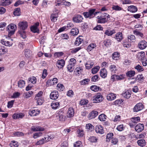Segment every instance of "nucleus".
I'll return each instance as SVG.
<instances>
[{
	"label": "nucleus",
	"mask_w": 147,
	"mask_h": 147,
	"mask_svg": "<svg viewBox=\"0 0 147 147\" xmlns=\"http://www.w3.org/2000/svg\"><path fill=\"white\" fill-rule=\"evenodd\" d=\"M100 88L97 86H92L90 87V89L92 91L94 92L98 91Z\"/></svg>",
	"instance_id": "obj_51"
},
{
	"label": "nucleus",
	"mask_w": 147,
	"mask_h": 147,
	"mask_svg": "<svg viewBox=\"0 0 147 147\" xmlns=\"http://www.w3.org/2000/svg\"><path fill=\"white\" fill-rule=\"evenodd\" d=\"M123 96L126 98H129L131 97V93L128 91L124 92L122 93Z\"/></svg>",
	"instance_id": "obj_32"
},
{
	"label": "nucleus",
	"mask_w": 147,
	"mask_h": 147,
	"mask_svg": "<svg viewBox=\"0 0 147 147\" xmlns=\"http://www.w3.org/2000/svg\"><path fill=\"white\" fill-rule=\"evenodd\" d=\"M1 43L6 46L10 47L13 44L12 42L5 40L4 39H2L1 40Z\"/></svg>",
	"instance_id": "obj_21"
},
{
	"label": "nucleus",
	"mask_w": 147,
	"mask_h": 147,
	"mask_svg": "<svg viewBox=\"0 0 147 147\" xmlns=\"http://www.w3.org/2000/svg\"><path fill=\"white\" fill-rule=\"evenodd\" d=\"M99 69V66H96L92 69V73L93 74H95L98 71Z\"/></svg>",
	"instance_id": "obj_55"
},
{
	"label": "nucleus",
	"mask_w": 147,
	"mask_h": 147,
	"mask_svg": "<svg viewBox=\"0 0 147 147\" xmlns=\"http://www.w3.org/2000/svg\"><path fill=\"white\" fill-rule=\"evenodd\" d=\"M20 34L23 39H25L26 38V32L24 30H20Z\"/></svg>",
	"instance_id": "obj_57"
},
{
	"label": "nucleus",
	"mask_w": 147,
	"mask_h": 147,
	"mask_svg": "<svg viewBox=\"0 0 147 147\" xmlns=\"http://www.w3.org/2000/svg\"><path fill=\"white\" fill-rule=\"evenodd\" d=\"M134 34L138 36L141 37L142 38H144L143 34L141 32L138 31L137 30H135L133 31Z\"/></svg>",
	"instance_id": "obj_42"
},
{
	"label": "nucleus",
	"mask_w": 147,
	"mask_h": 147,
	"mask_svg": "<svg viewBox=\"0 0 147 147\" xmlns=\"http://www.w3.org/2000/svg\"><path fill=\"white\" fill-rule=\"evenodd\" d=\"M18 143L15 141H11L10 144V146L11 147H18Z\"/></svg>",
	"instance_id": "obj_45"
},
{
	"label": "nucleus",
	"mask_w": 147,
	"mask_h": 147,
	"mask_svg": "<svg viewBox=\"0 0 147 147\" xmlns=\"http://www.w3.org/2000/svg\"><path fill=\"white\" fill-rule=\"evenodd\" d=\"M145 53L144 52H141L138 54V57L140 60H144Z\"/></svg>",
	"instance_id": "obj_31"
},
{
	"label": "nucleus",
	"mask_w": 147,
	"mask_h": 147,
	"mask_svg": "<svg viewBox=\"0 0 147 147\" xmlns=\"http://www.w3.org/2000/svg\"><path fill=\"white\" fill-rule=\"evenodd\" d=\"M95 131L97 133L102 134L104 133L103 128L100 125H97L95 127Z\"/></svg>",
	"instance_id": "obj_15"
},
{
	"label": "nucleus",
	"mask_w": 147,
	"mask_h": 147,
	"mask_svg": "<svg viewBox=\"0 0 147 147\" xmlns=\"http://www.w3.org/2000/svg\"><path fill=\"white\" fill-rule=\"evenodd\" d=\"M102 96L100 94H98L95 95L93 98V103H98L102 100Z\"/></svg>",
	"instance_id": "obj_4"
},
{
	"label": "nucleus",
	"mask_w": 147,
	"mask_h": 147,
	"mask_svg": "<svg viewBox=\"0 0 147 147\" xmlns=\"http://www.w3.org/2000/svg\"><path fill=\"white\" fill-rule=\"evenodd\" d=\"M116 98V95L113 93H111L108 94L107 96V100L111 101L115 99Z\"/></svg>",
	"instance_id": "obj_18"
},
{
	"label": "nucleus",
	"mask_w": 147,
	"mask_h": 147,
	"mask_svg": "<svg viewBox=\"0 0 147 147\" xmlns=\"http://www.w3.org/2000/svg\"><path fill=\"white\" fill-rule=\"evenodd\" d=\"M144 108V105L142 103H139L135 105L133 110L134 112H137L143 109Z\"/></svg>",
	"instance_id": "obj_5"
},
{
	"label": "nucleus",
	"mask_w": 147,
	"mask_h": 147,
	"mask_svg": "<svg viewBox=\"0 0 147 147\" xmlns=\"http://www.w3.org/2000/svg\"><path fill=\"white\" fill-rule=\"evenodd\" d=\"M83 18L80 15L78 14L75 15L73 18V21L76 23H80L82 22Z\"/></svg>",
	"instance_id": "obj_7"
},
{
	"label": "nucleus",
	"mask_w": 147,
	"mask_h": 147,
	"mask_svg": "<svg viewBox=\"0 0 147 147\" xmlns=\"http://www.w3.org/2000/svg\"><path fill=\"white\" fill-rule=\"evenodd\" d=\"M11 0H1L0 4L1 6H5L9 5L11 3Z\"/></svg>",
	"instance_id": "obj_20"
},
{
	"label": "nucleus",
	"mask_w": 147,
	"mask_h": 147,
	"mask_svg": "<svg viewBox=\"0 0 147 147\" xmlns=\"http://www.w3.org/2000/svg\"><path fill=\"white\" fill-rule=\"evenodd\" d=\"M20 9L19 8H16L13 12V14L16 16H18L20 15Z\"/></svg>",
	"instance_id": "obj_49"
},
{
	"label": "nucleus",
	"mask_w": 147,
	"mask_h": 147,
	"mask_svg": "<svg viewBox=\"0 0 147 147\" xmlns=\"http://www.w3.org/2000/svg\"><path fill=\"white\" fill-rule=\"evenodd\" d=\"M19 28L21 30H24L27 28L28 24L27 23L26 21H22L18 24Z\"/></svg>",
	"instance_id": "obj_6"
},
{
	"label": "nucleus",
	"mask_w": 147,
	"mask_h": 147,
	"mask_svg": "<svg viewBox=\"0 0 147 147\" xmlns=\"http://www.w3.org/2000/svg\"><path fill=\"white\" fill-rule=\"evenodd\" d=\"M57 14H53L51 15V18L52 21H56L57 20Z\"/></svg>",
	"instance_id": "obj_47"
},
{
	"label": "nucleus",
	"mask_w": 147,
	"mask_h": 147,
	"mask_svg": "<svg viewBox=\"0 0 147 147\" xmlns=\"http://www.w3.org/2000/svg\"><path fill=\"white\" fill-rule=\"evenodd\" d=\"M147 47V42L145 40L140 41L138 43V47L140 49L143 50Z\"/></svg>",
	"instance_id": "obj_8"
},
{
	"label": "nucleus",
	"mask_w": 147,
	"mask_h": 147,
	"mask_svg": "<svg viewBox=\"0 0 147 147\" xmlns=\"http://www.w3.org/2000/svg\"><path fill=\"white\" fill-rule=\"evenodd\" d=\"M36 100L37 104L38 105H41L43 102V100L42 98H39L38 99H35Z\"/></svg>",
	"instance_id": "obj_60"
},
{
	"label": "nucleus",
	"mask_w": 147,
	"mask_h": 147,
	"mask_svg": "<svg viewBox=\"0 0 147 147\" xmlns=\"http://www.w3.org/2000/svg\"><path fill=\"white\" fill-rule=\"evenodd\" d=\"M109 71L112 74L116 73L118 69L117 67L114 64L111 65L109 66Z\"/></svg>",
	"instance_id": "obj_11"
},
{
	"label": "nucleus",
	"mask_w": 147,
	"mask_h": 147,
	"mask_svg": "<svg viewBox=\"0 0 147 147\" xmlns=\"http://www.w3.org/2000/svg\"><path fill=\"white\" fill-rule=\"evenodd\" d=\"M128 39L129 40H130L132 42H133L135 40L136 37L134 35L131 34L128 36Z\"/></svg>",
	"instance_id": "obj_64"
},
{
	"label": "nucleus",
	"mask_w": 147,
	"mask_h": 147,
	"mask_svg": "<svg viewBox=\"0 0 147 147\" xmlns=\"http://www.w3.org/2000/svg\"><path fill=\"white\" fill-rule=\"evenodd\" d=\"M58 82V80L57 78H53L52 80H48L47 82V83H51L52 84H57Z\"/></svg>",
	"instance_id": "obj_46"
},
{
	"label": "nucleus",
	"mask_w": 147,
	"mask_h": 147,
	"mask_svg": "<svg viewBox=\"0 0 147 147\" xmlns=\"http://www.w3.org/2000/svg\"><path fill=\"white\" fill-rule=\"evenodd\" d=\"M7 52V49L4 46H0V55L4 54Z\"/></svg>",
	"instance_id": "obj_36"
},
{
	"label": "nucleus",
	"mask_w": 147,
	"mask_h": 147,
	"mask_svg": "<svg viewBox=\"0 0 147 147\" xmlns=\"http://www.w3.org/2000/svg\"><path fill=\"white\" fill-rule=\"evenodd\" d=\"M50 96V98L52 100L57 99L59 96L58 92L57 91H53L51 92Z\"/></svg>",
	"instance_id": "obj_10"
},
{
	"label": "nucleus",
	"mask_w": 147,
	"mask_h": 147,
	"mask_svg": "<svg viewBox=\"0 0 147 147\" xmlns=\"http://www.w3.org/2000/svg\"><path fill=\"white\" fill-rule=\"evenodd\" d=\"M107 116L105 115L102 114L99 115L98 117V119L100 121H104L106 119Z\"/></svg>",
	"instance_id": "obj_44"
},
{
	"label": "nucleus",
	"mask_w": 147,
	"mask_h": 147,
	"mask_svg": "<svg viewBox=\"0 0 147 147\" xmlns=\"http://www.w3.org/2000/svg\"><path fill=\"white\" fill-rule=\"evenodd\" d=\"M52 108L54 109H56L59 108L60 104L59 102H53L51 105Z\"/></svg>",
	"instance_id": "obj_24"
},
{
	"label": "nucleus",
	"mask_w": 147,
	"mask_h": 147,
	"mask_svg": "<svg viewBox=\"0 0 147 147\" xmlns=\"http://www.w3.org/2000/svg\"><path fill=\"white\" fill-rule=\"evenodd\" d=\"M40 113L39 110L37 109H33L29 112V115L32 116H36L38 115Z\"/></svg>",
	"instance_id": "obj_17"
},
{
	"label": "nucleus",
	"mask_w": 147,
	"mask_h": 147,
	"mask_svg": "<svg viewBox=\"0 0 147 147\" xmlns=\"http://www.w3.org/2000/svg\"><path fill=\"white\" fill-rule=\"evenodd\" d=\"M74 111L73 108H69L68 109L67 116L68 117H71L74 116Z\"/></svg>",
	"instance_id": "obj_12"
},
{
	"label": "nucleus",
	"mask_w": 147,
	"mask_h": 147,
	"mask_svg": "<svg viewBox=\"0 0 147 147\" xmlns=\"http://www.w3.org/2000/svg\"><path fill=\"white\" fill-rule=\"evenodd\" d=\"M140 118L139 117H133L131 119V122L129 123V124H131V123H136L140 121ZM131 125H130V126H131Z\"/></svg>",
	"instance_id": "obj_26"
},
{
	"label": "nucleus",
	"mask_w": 147,
	"mask_h": 147,
	"mask_svg": "<svg viewBox=\"0 0 147 147\" xmlns=\"http://www.w3.org/2000/svg\"><path fill=\"white\" fill-rule=\"evenodd\" d=\"M90 81V80L88 79H85L80 81V83L82 85H85L88 84Z\"/></svg>",
	"instance_id": "obj_56"
},
{
	"label": "nucleus",
	"mask_w": 147,
	"mask_h": 147,
	"mask_svg": "<svg viewBox=\"0 0 147 147\" xmlns=\"http://www.w3.org/2000/svg\"><path fill=\"white\" fill-rule=\"evenodd\" d=\"M113 135L112 133H109L107 136L106 141L107 142L110 141V139H111Z\"/></svg>",
	"instance_id": "obj_54"
},
{
	"label": "nucleus",
	"mask_w": 147,
	"mask_h": 147,
	"mask_svg": "<svg viewBox=\"0 0 147 147\" xmlns=\"http://www.w3.org/2000/svg\"><path fill=\"white\" fill-rule=\"evenodd\" d=\"M137 143L139 146L141 147L144 146L146 144L145 140L144 139H140L138 140Z\"/></svg>",
	"instance_id": "obj_34"
},
{
	"label": "nucleus",
	"mask_w": 147,
	"mask_h": 147,
	"mask_svg": "<svg viewBox=\"0 0 147 147\" xmlns=\"http://www.w3.org/2000/svg\"><path fill=\"white\" fill-rule=\"evenodd\" d=\"M30 29L31 31L34 33L37 32V31H38V28L36 26H33L31 27Z\"/></svg>",
	"instance_id": "obj_59"
},
{
	"label": "nucleus",
	"mask_w": 147,
	"mask_h": 147,
	"mask_svg": "<svg viewBox=\"0 0 147 147\" xmlns=\"http://www.w3.org/2000/svg\"><path fill=\"white\" fill-rule=\"evenodd\" d=\"M31 129L34 131H43L44 129L40 127L32 126L31 127Z\"/></svg>",
	"instance_id": "obj_29"
},
{
	"label": "nucleus",
	"mask_w": 147,
	"mask_h": 147,
	"mask_svg": "<svg viewBox=\"0 0 147 147\" xmlns=\"http://www.w3.org/2000/svg\"><path fill=\"white\" fill-rule=\"evenodd\" d=\"M16 28V25L14 24H11L7 26V29L8 31V36L9 37H10L14 34Z\"/></svg>",
	"instance_id": "obj_2"
},
{
	"label": "nucleus",
	"mask_w": 147,
	"mask_h": 147,
	"mask_svg": "<svg viewBox=\"0 0 147 147\" xmlns=\"http://www.w3.org/2000/svg\"><path fill=\"white\" fill-rule=\"evenodd\" d=\"M86 128L88 131H92L94 129V126L90 123H88L86 124Z\"/></svg>",
	"instance_id": "obj_39"
},
{
	"label": "nucleus",
	"mask_w": 147,
	"mask_h": 147,
	"mask_svg": "<svg viewBox=\"0 0 147 147\" xmlns=\"http://www.w3.org/2000/svg\"><path fill=\"white\" fill-rule=\"evenodd\" d=\"M128 11L132 13H134L137 11V7L134 5H131L128 7Z\"/></svg>",
	"instance_id": "obj_25"
},
{
	"label": "nucleus",
	"mask_w": 147,
	"mask_h": 147,
	"mask_svg": "<svg viewBox=\"0 0 147 147\" xmlns=\"http://www.w3.org/2000/svg\"><path fill=\"white\" fill-rule=\"evenodd\" d=\"M58 114H59L58 117H59V120L60 121H63L65 120V116L63 115L64 114L63 112L61 110L59 111Z\"/></svg>",
	"instance_id": "obj_19"
},
{
	"label": "nucleus",
	"mask_w": 147,
	"mask_h": 147,
	"mask_svg": "<svg viewBox=\"0 0 147 147\" xmlns=\"http://www.w3.org/2000/svg\"><path fill=\"white\" fill-rule=\"evenodd\" d=\"M82 142L80 141H77L74 144V147H82Z\"/></svg>",
	"instance_id": "obj_52"
},
{
	"label": "nucleus",
	"mask_w": 147,
	"mask_h": 147,
	"mask_svg": "<svg viewBox=\"0 0 147 147\" xmlns=\"http://www.w3.org/2000/svg\"><path fill=\"white\" fill-rule=\"evenodd\" d=\"M65 61L63 59L58 60L57 63V67L59 69L63 67L65 64Z\"/></svg>",
	"instance_id": "obj_14"
},
{
	"label": "nucleus",
	"mask_w": 147,
	"mask_h": 147,
	"mask_svg": "<svg viewBox=\"0 0 147 147\" xmlns=\"http://www.w3.org/2000/svg\"><path fill=\"white\" fill-rule=\"evenodd\" d=\"M18 86L20 88L24 87L25 84V82L22 80H20L18 82Z\"/></svg>",
	"instance_id": "obj_40"
},
{
	"label": "nucleus",
	"mask_w": 147,
	"mask_h": 147,
	"mask_svg": "<svg viewBox=\"0 0 147 147\" xmlns=\"http://www.w3.org/2000/svg\"><path fill=\"white\" fill-rule=\"evenodd\" d=\"M76 61L75 59L71 58L70 59L69 65H71L74 66L76 64Z\"/></svg>",
	"instance_id": "obj_48"
},
{
	"label": "nucleus",
	"mask_w": 147,
	"mask_h": 147,
	"mask_svg": "<svg viewBox=\"0 0 147 147\" xmlns=\"http://www.w3.org/2000/svg\"><path fill=\"white\" fill-rule=\"evenodd\" d=\"M100 76L103 78H105L107 76V71L106 70L103 68L102 69L100 72Z\"/></svg>",
	"instance_id": "obj_28"
},
{
	"label": "nucleus",
	"mask_w": 147,
	"mask_h": 147,
	"mask_svg": "<svg viewBox=\"0 0 147 147\" xmlns=\"http://www.w3.org/2000/svg\"><path fill=\"white\" fill-rule=\"evenodd\" d=\"M94 65V63L92 61H88L85 64L86 69H91Z\"/></svg>",
	"instance_id": "obj_23"
},
{
	"label": "nucleus",
	"mask_w": 147,
	"mask_h": 147,
	"mask_svg": "<svg viewBox=\"0 0 147 147\" xmlns=\"http://www.w3.org/2000/svg\"><path fill=\"white\" fill-rule=\"evenodd\" d=\"M95 10L96 9H90L88 12L83 13V15L86 18H91L94 17L96 15L99 13V12L95 11Z\"/></svg>",
	"instance_id": "obj_1"
},
{
	"label": "nucleus",
	"mask_w": 147,
	"mask_h": 147,
	"mask_svg": "<svg viewBox=\"0 0 147 147\" xmlns=\"http://www.w3.org/2000/svg\"><path fill=\"white\" fill-rule=\"evenodd\" d=\"M135 74V72L134 70H130L128 71L126 73V76L127 77H131L134 76Z\"/></svg>",
	"instance_id": "obj_38"
},
{
	"label": "nucleus",
	"mask_w": 147,
	"mask_h": 147,
	"mask_svg": "<svg viewBox=\"0 0 147 147\" xmlns=\"http://www.w3.org/2000/svg\"><path fill=\"white\" fill-rule=\"evenodd\" d=\"M24 55L26 58L30 57L31 55V52L30 50L26 49L24 51Z\"/></svg>",
	"instance_id": "obj_33"
},
{
	"label": "nucleus",
	"mask_w": 147,
	"mask_h": 147,
	"mask_svg": "<svg viewBox=\"0 0 147 147\" xmlns=\"http://www.w3.org/2000/svg\"><path fill=\"white\" fill-rule=\"evenodd\" d=\"M98 112L96 111H92L89 114V119H90L95 118L98 115Z\"/></svg>",
	"instance_id": "obj_13"
},
{
	"label": "nucleus",
	"mask_w": 147,
	"mask_h": 147,
	"mask_svg": "<svg viewBox=\"0 0 147 147\" xmlns=\"http://www.w3.org/2000/svg\"><path fill=\"white\" fill-rule=\"evenodd\" d=\"M48 0H43L42 5V6L43 8H46L48 6Z\"/></svg>",
	"instance_id": "obj_63"
},
{
	"label": "nucleus",
	"mask_w": 147,
	"mask_h": 147,
	"mask_svg": "<svg viewBox=\"0 0 147 147\" xmlns=\"http://www.w3.org/2000/svg\"><path fill=\"white\" fill-rule=\"evenodd\" d=\"M83 71V69L82 67H77L75 69V72H77L78 74L81 73Z\"/></svg>",
	"instance_id": "obj_50"
},
{
	"label": "nucleus",
	"mask_w": 147,
	"mask_h": 147,
	"mask_svg": "<svg viewBox=\"0 0 147 147\" xmlns=\"http://www.w3.org/2000/svg\"><path fill=\"white\" fill-rule=\"evenodd\" d=\"M79 32L78 29L77 28H74L71 29L70 34L73 36L77 35Z\"/></svg>",
	"instance_id": "obj_27"
},
{
	"label": "nucleus",
	"mask_w": 147,
	"mask_h": 147,
	"mask_svg": "<svg viewBox=\"0 0 147 147\" xmlns=\"http://www.w3.org/2000/svg\"><path fill=\"white\" fill-rule=\"evenodd\" d=\"M24 116V115L22 113H15L13 115L12 117L14 119H17L22 118Z\"/></svg>",
	"instance_id": "obj_16"
},
{
	"label": "nucleus",
	"mask_w": 147,
	"mask_h": 147,
	"mask_svg": "<svg viewBox=\"0 0 147 147\" xmlns=\"http://www.w3.org/2000/svg\"><path fill=\"white\" fill-rule=\"evenodd\" d=\"M123 45L124 47L127 48H129L131 46L130 42L127 40H125V41L124 42Z\"/></svg>",
	"instance_id": "obj_37"
},
{
	"label": "nucleus",
	"mask_w": 147,
	"mask_h": 147,
	"mask_svg": "<svg viewBox=\"0 0 147 147\" xmlns=\"http://www.w3.org/2000/svg\"><path fill=\"white\" fill-rule=\"evenodd\" d=\"M103 43L104 45L107 47L109 46L111 44V40L109 39L105 40Z\"/></svg>",
	"instance_id": "obj_61"
},
{
	"label": "nucleus",
	"mask_w": 147,
	"mask_h": 147,
	"mask_svg": "<svg viewBox=\"0 0 147 147\" xmlns=\"http://www.w3.org/2000/svg\"><path fill=\"white\" fill-rule=\"evenodd\" d=\"M115 33V31L114 30L109 31L108 30H107L105 31V34L108 36H110Z\"/></svg>",
	"instance_id": "obj_43"
},
{
	"label": "nucleus",
	"mask_w": 147,
	"mask_h": 147,
	"mask_svg": "<svg viewBox=\"0 0 147 147\" xmlns=\"http://www.w3.org/2000/svg\"><path fill=\"white\" fill-rule=\"evenodd\" d=\"M122 34L121 32H119L115 34V38L119 42L121 41L123 38Z\"/></svg>",
	"instance_id": "obj_22"
},
{
	"label": "nucleus",
	"mask_w": 147,
	"mask_h": 147,
	"mask_svg": "<svg viewBox=\"0 0 147 147\" xmlns=\"http://www.w3.org/2000/svg\"><path fill=\"white\" fill-rule=\"evenodd\" d=\"M135 69L138 71H142L144 70V69L139 65H138L135 67Z\"/></svg>",
	"instance_id": "obj_62"
},
{
	"label": "nucleus",
	"mask_w": 147,
	"mask_h": 147,
	"mask_svg": "<svg viewBox=\"0 0 147 147\" xmlns=\"http://www.w3.org/2000/svg\"><path fill=\"white\" fill-rule=\"evenodd\" d=\"M63 53L62 52H57L54 54V56L56 58L59 57L63 55Z\"/></svg>",
	"instance_id": "obj_58"
},
{
	"label": "nucleus",
	"mask_w": 147,
	"mask_h": 147,
	"mask_svg": "<svg viewBox=\"0 0 147 147\" xmlns=\"http://www.w3.org/2000/svg\"><path fill=\"white\" fill-rule=\"evenodd\" d=\"M119 57V54L117 52H115L112 54V58L115 60H117Z\"/></svg>",
	"instance_id": "obj_53"
},
{
	"label": "nucleus",
	"mask_w": 147,
	"mask_h": 147,
	"mask_svg": "<svg viewBox=\"0 0 147 147\" xmlns=\"http://www.w3.org/2000/svg\"><path fill=\"white\" fill-rule=\"evenodd\" d=\"M28 83H31L33 84H34L36 82L37 79L35 77L32 76L28 79Z\"/></svg>",
	"instance_id": "obj_30"
},
{
	"label": "nucleus",
	"mask_w": 147,
	"mask_h": 147,
	"mask_svg": "<svg viewBox=\"0 0 147 147\" xmlns=\"http://www.w3.org/2000/svg\"><path fill=\"white\" fill-rule=\"evenodd\" d=\"M144 128V124L139 123L135 126V129L138 132H140L143 131Z\"/></svg>",
	"instance_id": "obj_9"
},
{
	"label": "nucleus",
	"mask_w": 147,
	"mask_h": 147,
	"mask_svg": "<svg viewBox=\"0 0 147 147\" xmlns=\"http://www.w3.org/2000/svg\"><path fill=\"white\" fill-rule=\"evenodd\" d=\"M96 47V45L94 43L91 44L87 47V50L88 51H90Z\"/></svg>",
	"instance_id": "obj_35"
},
{
	"label": "nucleus",
	"mask_w": 147,
	"mask_h": 147,
	"mask_svg": "<svg viewBox=\"0 0 147 147\" xmlns=\"http://www.w3.org/2000/svg\"><path fill=\"white\" fill-rule=\"evenodd\" d=\"M83 41V39L80 37L76 38L75 42V45L77 46L79 45Z\"/></svg>",
	"instance_id": "obj_41"
},
{
	"label": "nucleus",
	"mask_w": 147,
	"mask_h": 147,
	"mask_svg": "<svg viewBox=\"0 0 147 147\" xmlns=\"http://www.w3.org/2000/svg\"><path fill=\"white\" fill-rule=\"evenodd\" d=\"M110 16L107 13H105L100 16V19L98 20L97 22L100 23H105L107 22L110 18Z\"/></svg>",
	"instance_id": "obj_3"
}]
</instances>
